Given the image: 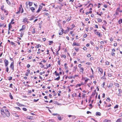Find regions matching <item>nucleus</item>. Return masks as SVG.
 <instances>
[{
  "label": "nucleus",
  "mask_w": 122,
  "mask_h": 122,
  "mask_svg": "<svg viewBox=\"0 0 122 122\" xmlns=\"http://www.w3.org/2000/svg\"><path fill=\"white\" fill-rule=\"evenodd\" d=\"M23 8H22V5H20V6L19 8V10L18 12H17V14L20 13V12L21 13H23Z\"/></svg>",
  "instance_id": "obj_1"
},
{
  "label": "nucleus",
  "mask_w": 122,
  "mask_h": 122,
  "mask_svg": "<svg viewBox=\"0 0 122 122\" xmlns=\"http://www.w3.org/2000/svg\"><path fill=\"white\" fill-rule=\"evenodd\" d=\"M10 68L12 71V72L14 71V62H12L10 66Z\"/></svg>",
  "instance_id": "obj_2"
},
{
  "label": "nucleus",
  "mask_w": 122,
  "mask_h": 122,
  "mask_svg": "<svg viewBox=\"0 0 122 122\" xmlns=\"http://www.w3.org/2000/svg\"><path fill=\"white\" fill-rule=\"evenodd\" d=\"M6 110H7V111L5 112L6 115L7 117H10V113L7 109H5V111H6Z\"/></svg>",
  "instance_id": "obj_3"
},
{
  "label": "nucleus",
  "mask_w": 122,
  "mask_h": 122,
  "mask_svg": "<svg viewBox=\"0 0 122 122\" xmlns=\"http://www.w3.org/2000/svg\"><path fill=\"white\" fill-rule=\"evenodd\" d=\"M53 115L58 116V119L60 120H62V119L61 118V116L60 115H59V114H53Z\"/></svg>",
  "instance_id": "obj_4"
},
{
  "label": "nucleus",
  "mask_w": 122,
  "mask_h": 122,
  "mask_svg": "<svg viewBox=\"0 0 122 122\" xmlns=\"http://www.w3.org/2000/svg\"><path fill=\"white\" fill-rule=\"evenodd\" d=\"M95 34L97 35H98L99 37H101L102 35L98 31L95 32Z\"/></svg>",
  "instance_id": "obj_5"
},
{
  "label": "nucleus",
  "mask_w": 122,
  "mask_h": 122,
  "mask_svg": "<svg viewBox=\"0 0 122 122\" xmlns=\"http://www.w3.org/2000/svg\"><path fill=\"white\" fill-rule=\"evenodd\" d=\"M4 62L5 63V66L7 67L9 64V62L6 59L4 60Z\"/></svg>",
  "instance_id": "obj_6"
},
{
  "label": "nucleus",
  "mask_w": 122,
  "mask_h": 122,
  "mask_svg": "<svg viewBox=\"0 0 122 122\" xmlns=\"http://www.w3.org/2000/svg\"><path fill=\"white\" fill-rule=\"evenodd\" d=\"M25 4L26 5H29V6H31L32 5V3L30 1L27 2H26Z\"/></svg>",
  "instance_id": "obj_7"
},
{
  "label": "nucleus",
  "mask_w": 122,
  "mask_h": 122,
  "mask_svg": "<svg viewBox=\"0 0 122 122\" xmlns=\"http://www.w3.org/2000/svg\"><path fill=\"white\" fill-rule=\"evenodd\" d=\"M97 69L100 72V73L101 74H102L103 72V71L102 69L101 68L99 67L97 68Z\"/></svg>",
  "instance_id": "obj_8"
},
{
  "label": "nucleus",
  "mask_w": 122,
  "mask_h": 122,
  "mask_svg": "<svg viewBox=\"0 0 122 122\" xmlns=\"http://www.w3.org/2000/svg\"><path fill=\"white\" fill-rule=\"evenodd\" d=\"M0 110H1V113L2 115H3V117H5L4 116V115L5 114V113L4 112V110L3 109H1Z\"/></svg>",
  "instance_id": "obj_9"
},
{
  "label": "nucleus",
  "mask_w": 122,
  "mask_h": 122,
  "mask_svg": "<svg viewBox=\"0 0 122 122\" xmlns=\"http://www.w3.org/2000/svg\"><path fill=\"white\" fill-rule=\"evenodd\" d=\"M72 46H80V45L78 43H76L75 42H74L72 45Z\"/></svg>",
  "instance_id": "obj_10"
},
{
  "label": "nucleus",
  "mask_w": 122,
  "mask_h": 122,
  "mask_svg": "<svg viewBox=\"0 0 122 122\" xmlns=\"http://www.w3.org/2000/svg\"><path fill=\"white\" fill-rule=\"evenodd\" d=\"M68 117H72V119H75L76 117V116H72L71 115H68Z\"/></svg>",
  "instance_id": "obj_11"
},
{
  "label": "nucleus",
  "mask_w": 122,
  "mask_h": 122,
  "mask_svg": "<svg viewBox=\"0 0 122 122\" xmlns=\"http://www.w3.org/2000/svg\"><path fill=\"white\" fill-rule=\"evenodd\" d=\"M25 25H23L22 27V28L20 30V31H21V30H23L25 29Z\"/></svg>",
  "instance_id": "obj_12"
},
{
  "label": "nucleus",
  "mask_w": 122,
  "mask_h": 122,
  "mask_svg": "<svg viewBox=\"0 0 122 122\" xmlns=\"http://www.w3.org/2000/svg\"><path fill=\"white\" fill-rule=\"evenodd\" d=\"M27 18H25V19H23V22L24 23H25L26 22H27V23H28V22L27 21Z\"/></svg>",
  "instance_id": "obj_13"
},
{
  "label": "nucleus",
  "mask_w": 122,
  "mask_h": 122,
  "mask_svg": "<svg viewBox=\"0 0 122 122\" xmlns=\"http://www.w3.org/2000/svg\"><path fill=\"white\" fill-rule=\"evenodd\" d=\"M80 72H81L82 73H83V71H84V68L83 67H81V68H80Z\"/></svg>",
  "instance_id": "obj_14"
},
{
  "label": "nucleus",
  "mask_w": 122,
  "mask_h": 122,
  "mask_svg": "<svg viewBox=\"0 0 122 122\" xmlns=\"http://www.w3.org/2000/svg\"><path fill=\"white\" fill-rule=\"evenodd\" d=\"M30 10L32 11V12H34V11L35 10V8L33 7H31L30 8Z\"/></svg>",
  "instance_id": "obj_15"
},
{
  "label": "nucleus",
  "mask_w": 122,
  "mask_h": 122,
  "mask_svg": "<svg viewBox=\"0 0 122 122\" xmlns=\"http://www.w3.org/2000/svg\"><path fill=\"white\" fill-rule=\"evenodd\" d=\"M103 122H111V121L106 119L103 121Z\"/></svg>",
  "instance_id": "obj_16"
},
{
  "label": "nucleus",
  "mask_w": 122,
  "mask_h": 122,
  "mask_svg": "<svg viewBox=\"0 0 122 122\" xmlns=\"http://www.w3.org/2000/svg\"><path fill=\"white\" fill-rule=\"evenodd\" d=\"M96 115L100 116L101 115V113L99 112H97L96 113Z\"/></svg>",
  "instance_id": "obj_17"
},
{
  "label": "nucleus",
  "mask_w": 122,
  "mask_h": 122,
  "mask_svg": "<svg viewBox=\"0 0 122 122\" xmlns=\"http://www.w3.org/2000/svg\"><path fill=\"white\" fill-rule=\"evenodd\" d=\"M9 95L11 99H13V97L11 93H10V94Z\"/></svg>",
  "instance_id": "obj_18"
},
{
  "label": "nucleus",
  "mask_w": 122,
  "mask_h": 122,
  "mask_svg": "<svg viewBox=\"0 0 122 122\" xmlns=\"http://www.w3.org/2000/svg\"><path fill=\"white\" fill-rule=\"evenodd\" d=\"M67 64L66 63L64 64V66H65V69H68V67L66 66Z\"/></svg>",
  "instance_id": "obj_19"
},
{
  "label": "nucleus",
  "mask_w": 122,
  "mask_h": 122,
  "mask_svg": "<svg viewBox=\"0 0 122 122\" xmlns=\"http://www.w3.org/2000/svg\"><path fill=\"white\" fill-rule=\"evenodd\" d=\"M27 117V118L29 119L30 120H32L33 119V117L30 116L29 117Z\"/></svg>",
  "instance_id": "obj_20"
},
{
  "label": "nucleus",
  "mask_w": 122,
  "mask_h": 122,
  "mask_svg": "<svg viewBox=\"0 0 122 122\" xmlns=\"http://www.w3.org/2000/svg\"><path fill=\"white\" fill-rule=\"evenodd\" d=\"M98 21L99 22H101L102 21V20L99 18H98L97 19Z\"/></svg>",
  "instance_id": "obj_21"
},
{
  "label": "nucleus",
  "mask_w": 122,
  "mask_h": 122,
  "mask_svg": "<svg viewBox=\"0 0 122 122\" xmlns=\"http://www.w3.org/2000/svg\"><path fill=\"white\" fill-rule=\"evenodd\" d=\"M118 23L120 24L122 23V19H121L119 20L118 21Z\"/></svg>",
  "instance_id": "obj_22"
},
{
  "label": "nucleus",
  "mask_w": 122,
  "mask_h": 122,
  "mask_svg": "<svg viewBox=\"0 0 122 122\" xmlns=\"http://www.w3.org/2000/svg\"><path fill=\"white\" fill-rule=\"evenodd\" d=\"M49 45H51V44H53V41H49Z\"/></svg>",
  "instance_id": "obj_23"
},
{
  "label": "nucleus",
  "mask_w": 122,
  "mask_h": 122,
  "mask_svg": "<svg viewBox=\"0 0 122 122\" xmlns=\"http://www.w3.org/2000/svg\"><path fill=\"white\" fill-rule=\"evenodd\" d=\"M41 8H40V7H39L38 9V10L36 11V13H39V11H40V10L41 9Z\"/></svg>",
  "instance_id": "obj_24"
},
{
  "label": "nucleus",
  "mask_w": 122,
  "mask_h": 122,
  "mask_svg": "<svg viewBox=\"0 0 122 122\" xmlns=\"http://www.w3.org/2000/svg\"><path fill=\"white\" fill-rule=\"evenodd\" d=\"M12 27V26L10 25V23L9 25V31L10 30V28H11Z\"/></svg>",
  "instance_id": "obj_25"
},
{
  "label": "nucleus",
  "mask_w": 122,
  "mask_h": 122,
  "mask_svg": "<svg viewBox=\"0 0 122 122\" xmlns=\"http://www.w3.org/2000/svg\"><path fill=\"white\" fill-rule=\"evenodd\" d=\"M121 119L119 118L116 121V122H120L121 121Z\"/></svg>",
  "instance_id": "obj_26"
},
{
  "label": "nucleus",
  "mask_w": 122,
  "mask_h": 122,
  "mask_svg": "<svg viewBox=\"0 0 122 122\" xmlns=\"http://www.w3.org/2000/svg\"><path fill=\"white\" fill-rule=\"evenodd\" d=\"M41 45L40 44H39L37 46H36V47L37 48H38L39 47H41Z\"/></svg>",
  "instance_id": "obj_27"
},
{
  "label": "nucleus",
  "mask_w": 122,
  "mask_h": 122,
  "mask_svg": "<svg viewBox=\"0 0 122 122\" xmlns=\"http://www.w3.org/2000/svg\"><path fill=\"white\" fill-rule=\"evenodd\" d=\"M14 116L17 117H18V115L16 113H15L14 114Z\"/></svg>",
  "instance_id": "obj_28"
},
{
  "label": "nucleus",
  "mask_w": 122,
  "mask_h": 122,
  "mask_svg": "<svg viewBox=\"0 0 122 122\" xmlns=\"http://www.w3.org/2000/svg\"><path fill=\"white\" fill-rule=\"evenodd\" d=\"M6 70L7 72H8L9 71V68L7 66L6 68Z\"/></svg>",
  "instance_id": "obj_29"
},
{
  "label": "nucleus",
  "mask_w": 122,
  "mask_h": 122,
  "mask_svg": "<svg viewBox=\"0 0 122 122\" xmlns=\"http://www.w3.org/2000/svg\"><path fill=\"white\" fill-rule=\"evenodd\" d=\"M111 106V104H109L108 105H106L105 106V107H110Z\"/></svg>",
  "instance_id": "obj_30"
},
{
  "label": "nucleus",
  "mask_w": 122,
  "mask_h": 122,
  "mask_svg": "<svg viewBox=\"0 0 122 122\" xmlns=\"http://www.w3.org/2000/svg\"><path fill=\"white\" fill-rule=\"evenodd\" d=\"M6 2L9 5H11V3L8 0V1H7Z\"/></svg>",
  "instance_id": "obj_31"
},
{
  "label": "nucleus",
  "mask_w": 122,
  "mask_h": 122,
  "mask_svg": "<svg viewBox=\"0 0 122 122\" xmlns=\"http://www.w3.org/2000/svg\"><path fill=\"white\" fill-rule=\"evenodd\" d=\"M60 78V76H59L58 77L56 78L55 79V80H56L57 81L59 80Z\"/></svg>",
  "instance_id": "obj_32"
},
{
  "label": "nucleus",
  "mask_w": 122,
  "mask_h": 122,
  "mask_svg": "<svg viewBox=\"0 0 122 122\" xmlns=\"http://www.w3.org/2000/svg\"><path fill=\"white\" fill-rule=\"evenodd\" d=\"M107 101L109 102L110 101V99L109 97H108L106 100Z\"/></svg>",
  "instance_id": "obj_33"
},
{
  "label": "nucleus",
  "mask_w": 122,
  "mask_h": 122,
  "mask_svg": "<svg viewBox=\"0 0 122 122\" xmlns=\"http://www.w3.org/2000/svg\"><path fill=\"white\" fill-rule=\"evenodd\" d=\"M75 50H76L77 51H78L79 50V49L78 48H75Z\"/></svg>",
  "instance_id": "obj_34"
},
{
  "label": "nucleus",
  "mask_w": 122,
  "mask_h": 122,
  "mask_svg": "<svg viewBox=\"0 0 122 122\" xmlns=\"http://www.w3.org/2000/svg\"><path fill=\"white\" fill-rule=\"evenodd\" d=\"M118 105H116L114 107V108H118Z\"/></svg>",
  "instance_id": "obj_35"
},
{
  "label": "nucleus",
  "mask_w": 122,
  "mask_h": 122,
  "mask_svg": "<svg viewBox=\"0 0 122 122\" xmlns=\"http://www.w3.org/2000/svg\"><path fill=\"white\" fill-rule=\"evenodd\" d=\"M89 80V79L86 78V79L85 80V82L86 83L87 81Z\"/></svg>",
  "instance_id": "obj_36"
},
{
  "label": "nucleus",
  "mask_w": 122,
  "mask_h": 122,
  "mask_svg": "<svg viewBox=\"0 0 122 122\" xmlns=\"http://www.w3.org/2000/svg\"><path fill=\"white\" fill-rule=\"evenodd\" d=\"M109 62L107 61L105 62V64L106 65H109Z\"/></svg>",
  "instance_id": "obj_37"
},
{
  "label": "nucleus",
  "mask_w": 122,
  "mask_h": 122,
  "mask_svg": "<svg viewBox=\"0 0 122 122\" xmlns=\"http://www.w3.org/2000/svg\"><path fill=\"white\" fill-rule=\"evenodd\" d=\"M77 68V67H76V66H74V70H75V71H76V69Z\"/></svg>",
  "instance_id": "obj_38"
},
{
  "label": "nucleus",
  "mask_w": 122,
  "mask_h": 122,
  "mask_svg": "<svg viewBox=\"0 0 122 122\" xmlns=\"http://www.w3.org/2000/svg\"><path fill=\"white\" fill-rule=\"evenodd\" d=\"M91 64V63H90V62H86V64L87 65H90V64Z\"/></svg>",
  "instance_id": "obj_39"
},
{
  "label": "nucleus",
  "mask_w": 122,
  "mask_h": 122,
  "mask_svg": "<svg viewBox=\"0 0 122 122\" xmlns=\"http://www.w3.org/2000/svg\"><path fill=\"white\" fill-rule=\"evenodd\" d=\"M23 110L24 111H27V109L25 108H22Z\"/></svg>",
  "instance_id": "obj_40"
},
{
  "label": "nucleus",
  "mask_w": 122,
  "mask_h": 122,
  "mask_svg": "<svg viewBox=\"0 0 122 122\" xmlns=\"http://www.w3.org/2000/svg\"><path fill=\"white\" fill-rule=\"evenodd\" d=\"M39 99H38L37 100H36V99H34V102H36L39 100Z\"/></svg>",
  "instance_id": "obj_41"
},
{
  "label": "nucleus",
  "mask_w": 122,
  "mask_h": 122,
  "mask_svg": "<svg viewBox=\"0 0 122 122\" xmlns=\"http://www.w3.org/2000/svg\"><path fill=\"white\" fill-rule=\"evenodd\" d=\"M15 108L18 110H20V108L19 107H16Z\"/></svg>",
  "instance_id": "obj_42"
},
{
  "label": "nucleus",
  "mask_w": 122,
  "mask_h": 122,
  "mask_svg": "<svg viewBox=\"0 0 122 122\" xmlns=\"http://www.w3.org/2000/svg\"><path fill=\"white\" fill-rule=\"evenodd\" d=\"M60 60H59L58 61V64L59 65H60V64H61V63H60Z\"/></svg>",
  "instance_id": "obj_43"
},
{
  "label": "nucleus",
  "mask_w": 122,
  "mask_h": 122,
  "mask_svg": "<svg viewBox=\"0 0 122 122\" xmlns=\"http://www.w3.org/2000/svg\"><path fill=\"white\" fill-rule=\"evenodd\" d=\"M110 40L111 41H112L113 40V38L111 37L110 38Z\"/></svg>",
  "instance_id": "obj_44"
},
{
  "label": "nucleus",
  "mask_w": 122,
  "mask_h": 122,
  "mask_svg": "<svg viewBox=\"0 0 122 122\" xmlns=\"http://www.w3.org/2000/svg\"><path fill=\"white\" fill-rule=\"evenodd\" d=\"M63 34V32L62 31H61V32H60L59 33V34L60 35H62Z\"/></svg>",
  "instance_id": "obj_45"
},
{
  "label": "nucleus",
  "mask_w": 122,
  "mask_h": 122,
  "mask_svg": "<svg viewBox=\"0 0 122 122\" xmlns=\"http://www.w3.org/2000/svg\"><path fill=\"white\" fill-rule=\"evenodd\" d=\"M78 76L77 75H75L73 77V78L75 79V77Z\"/></svg>",
  "instance_id": "obj_46"
},
{
  "label": "nucleus",
  "mask_w": 122,
  "mask_h": 122,
  "mask_svg": "<svg viewBox=\"0 0 122 122\" xmlns=\"http://www.w3.org/2000/svg\"><path fill=\"white\" fill-rule=\"evenodd\" d=\"M105 85V82H103V84H102V87H104V86Z\"/></svg>",
  "instance_id": "obj_47"
},
{
  "label": "nucleus",
  "mask_w": 122,
  "mask_h": 122,
  "mask_svg": "<svg viewBox=\"0 0 122 122\" xmlns=\"http://www.w3.org/2000/svg\"><path fill=\"white\" fill-rule=\"evenodd\" d=\"M87 36V35L86 34H85L84 36L83 37L84 38L86 37Z\"/></svg>",
  "instance_id": "obj_48"
},
{
  "label": "nucleus",
  "mask_w": 122,
  "mask_h": 122,
  "mask_svg": "<svg viewBox=\"0 0 122 122\" xmlns=\"http://www.w3.org/2000/svg\"><path fill=\"white\" fill-rule=\"evenodd\" d=\"M58 23V25L59 26H61L59 22V21H58L57 22Z\"/></svg>",
  "instance_id": "obj_49"
},
{
  "label": "nucleus",
  "mask_w": 122,
  "mask_h": 122,
  "mask_svg": "<svg viewBox=\"0 0 122 122\" xmlns=\"http://www.w3.org/2000/svg\"><path fill=\"white\" fill-rule=\"evenodd\" d=\"M117 87H119V84L118 83H117L116 84V85Z\"/></svg>",
  "instance_id": "obj_50"
},
{
  "label": "nucleus",
  "mask_w": 122,
  "mask_h": 122,
  "mask_svg": "<svg viewBox=\"0 0 122 122\" xmlns=\"http://www.w3.org/2000/svg\"><path fill=\"white\" fill-rule=\"evenodd\" d=\"M111 55L112 56H114L115 55V53L114 52H112V53Z\"/></svg>",
  "instance_id": "obj_51"
},
{
  "label": "nucleus",
  "mask_w": 122,
  "mask_h": 122,
  "mask_svg": "<svg viewBox=\"0 0 122 122\" xmlns=\"http://www.w3.org/2000/svg\"><path fill=\"white\" fill-rule=\"evenodd\" d=\"M30 66V65L29 64H28L27 66V67L28 68H29Z\"/></svg>",
  "instance_id": "obj_52"
},
{
  "label": "nucleus",
  "mask_w": 122,
  "mask_h": 122,
  "mask_svg": "<svg viewBox=\"0 0 122 122\" xmlns=\"http://www.w3.org/2000/svg\"><path fill=\"white\" fill-rule=\"evenodd\" d=\"M12 77H9V78L8 79V80H11L12 79Z\"/></svg>",
  "instance_id": "obj_53"
},
{
  "label": "nucleus",
  "mask_w": 122,
  "mask_h": 122,
  "mask_svg": "<svg viewBox=\"0 0 122 122\" xmlns=\"http://www.w3.org/2000/svg\"><path fill=\"white\" fill-rule=\"evenodd\" d=\"M4 25V23L3 24H2L1 23L0 24V26L1 27L2 26H3Z\"/></svg>",
  "instance_id": "obj_54"
},
{
  "label": "nucleus",
  "mask_w": 122,
  "mask_h": 122,
  "mask_svg": "<svg viewBox=\"0 0 122 122\" xmlns=\"http://www.w3.org/2000/svg\"><path fill=\"white\" fill-rule=\"evenodd\" d=\"M83 49L85 51V50H86L87 49H86V47L84 46V47L83 48Z\"/></svg>",
  "instance_id": "obj_55"
},
{
  "label": "nucleus",
  "mask_w": 122,
  "mask_h": 122,
  "mask_svg": "<svg viewBox=\"0 0 122 122\" xmlns=\"http://www.w3.org/2000/svg\"><path fill=\"white\" fill-rule=\"evenodd\" d=\"M13 84H11L10 85V87L11 88H12Z\"/></svg>",
  "instance_id": "obj_56"
},
{
  "label": "nucleus",
  "mask_w": 122,
  "mask_h": 122,
  "mask_svg": "<svg viewBox=\"0 0 122 122\" xmlns=\"http://www.w3.org/2000/svg\"><path fill=\"white\" fill-rule=\"evenodd\" d=\"M29 73L27 72L25 73V75L26 76H27L28 75Z\"/></svg>",
  "instance_id": "obj_57"
},
{
  "label": "nucleus",
  "mask_w": 122,
  "mask_h": 122,
  "mask_svg": "<svg viewBox=\"0 0 122 122\" xmlns=\"http://www.w3.org/2000/svg\"><path fill=\"white\" fill-rule=\"evenodd\" d=\"M70 20H71L70 18L69 19L68 18L67 20H66V21H69Z\"/></svg>",
  "instance_id": "obj_58"
},
{
  "label": "nucleus",
  "mask_w": 122,
  "mask_h": 122,
  "mask_svg": "<svg viewBox=\"0 0 122 122\" xmlns=\"http://www.w3.org/2000/svg\"><path fill=\"white\" fill-rule=\"evenodd\" d=\"M45 14L47 16H48L49 15V14L48 13L46 12L45 13Z\"/></svg>",
  "instance_id": "obj_59"
},
{
  "label": "nucleus",
  "mask_w": 122,
  "mask_h": 122,
  "mask_svg": "<svg viewBox=\"0 0 122 122\" xmlns=\"http://www.w3.org/2000/svg\"><path fill=\"white\" fill-rule=\"evenodd\" d=\"M34 30H33L32 31V32L33 33V34H34L35 33H36V31H35V29H33Z\"/></svg>",
  "instance_id": "obj_60"
},
{
  "label": "nucleus",
  "mask_w": 122,
  "mask_h": 122,
  "mask_svg": "<svg viewBox=\"0 0 122 122\" xmlns=\"http://www.w3.org/2000/svg\"><path fill=\"white\" fill-rule=\"evenodd\" d=\"M117 43H115L114 44V46H117Z\"/></svg>",
  "instance_id": "obj_61"
},
{
  "label": "nucleus",
  "mask_w": 122,
  "mask_h": 122,
  "mask_svg": "<svg viewBox=\"0 0 122 122\" xmlns=\"http://www.w3.org/2000/svg\"><path fill=\"white\" fill-rule=\"evenodd\" d=\"M4 7V5H2V6L1 7V9L2 10H3V8Z\"/></svg>",
  "instance_id": "obj_62"
},
{
  "label": "nucleus",
  "mask_w": 122,
  "mask_h": 122,
  "mask_svg": "<svg viewBox=\"0 0 122 122\" xmlns=\"http://www.w3.org/2000/svg\"><path fill=\"white\" fill-rule=\"evenodd\" d=\"M100 43L102 45H103L104 44V42L103 41H101L100 42Z\"/></svg>",
  "instance_id": "obj_63"
},
{
  "label": "nucleus",
  "mask_w": 122,
  "mask_h": 122,
  "mask_svg": "<svg viewBox=\"0 0 122 122\" xmlns=\"http://www.w3.org/2000/svg\"><path fill=\"white\" fill-rule=\"evenodd\" d=\"M89 106L91 108L92 107V106L91 104H90L89 105Z\"/></svg>",
  "instance_id": "obj_64"
}]
</instances>
